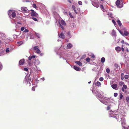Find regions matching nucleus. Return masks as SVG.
I'll return each instance as SVG.
<instances>
[{"label":"nucleus","instance_id":"7ed1b4c3","mask_svg":"<svg viewBox=\"0 0 129 129\" xmlns=\"http://www.w3.org/2000/svg\"><path fill=\"white\" fill-rule=\"evenodd\" d=\"M116 4L117 7L118 8H120L122 7L123 5L122 0H117Z\"/></svg>","mask_w":129,"mask_h":129},{"label":"nucleus","instance_id":"f704fd0d","mask_svg":"<svg viewBox=\"0 0 129 129\" xmlns=\"http://www.w3.org/2000/svg\"><path fill=\"white\" fill-rule=\"evenodd\" d=\"M96 84H97V85L98 86H100V85H101V84L100 82H98V81L97 82Z\"/></svg>","mask_w":129,"mask_h":129},{"label":"nucleus","instance_id":"37998d69","mask_svg":"<svg viewBox=\"0 0 129 129\" xmlns=\"http://www.w3.org/2000/svg\"><path fill=\"white\" fill-rule=\"evenodd\" d=\"M114 66L116 68H117L118 67V65L117 64H114Z\"/></svg>","mask_w":129,"mask_h":129},{"label":"nucleus","instance_id":"a211bd4d","mask_svg":"<svg viewBox=\"0 0 129 129\" xmlns=\"http://www.w3.org/2000/svg\"><path fill=\"white\" fill-rule=\"evenodd\" d=\"M58 35L59 37L62 39H64V36L63 33H61L60 34H59L58 33Z\"/></svg>","mask_w":129,"mask_h":129},{"label":"nucleus","instance_id":"a19ab883","mask_svg":"<svg viewBox=\"0 0 129 129\" xmlns=\"http://www.w3.org/2000/svg\"><path fill=\"white\" fill-rule=\"evenodd\" d=\"M128 76L127 75H125L124 76V78L126 79H127L128 78Z\"/></svg>","mask_w":129,"mask_h":129},{"label":"nucleus","instance_id":"ddd939ff","mask_svg":"<svg viewBox=\"0 0 129 129\" xmlns=\"http://www.w3.org/2000/svg\"><path fill=\"white\" fill-rule=\"evenodd\" d=\"M31 73H35L36 72V69L34 68V67H31L30 68Z\"/></svg>","mask_w":129,"mask_h":129},{"label":"nucleus","instance_id":"13d9d810","mask_svg":"<svg viewBox=\"0 0 129 129\" xmlns=\"http://www.w3.org/2000/svg\"><path fill=\"white\" fill-rule=\"evenodd\" d=\"M72 9H73V10H75V6L74 5H73V6H72Z\"/></svg>","mask_w":129,"mask_h":129},{"label":"nucleus","instance_id":"7c9ffc66","mask_svg":"<svg viewBox=\"0 0 129 129\" xmlns=\"http://www.w3.org/2000/svg\"><path fill=\"white\" fill-rule=\"evenodd\" d=\"M54 14V17L55 18V21L56 22V13L55 12H54L53 13Z\"/></svg>","mask_w":129,"mask_h":129},{"label":"nucleus","instance_id":"0e129e2a","mask_svg":"<svg viewBox=\"0 0 129 129\" xmlns=\"http://www.w3.org/2000/svg\"><path fill=\"white\" fill-rule=\"evenodd\" d=\"M110 109V107L109 106H108L107 107V110H109V109Z\"/></svg>","mask_w":129,"mask_h":129},{"label":"nucleus","instance_id":"6e6d98bb","mask_svg":"<svg viewBox=\"0 0 129 129\" xmlns=\"http://www.w3.org/2000/svg\"><path fill=\"white\" fill-rule=\"evenodd\" d=\"M91 58H95V56L93 54H92L91 55Z\"/></svg>","mask_w":129,"mask_h":129},{"label":"nucleus","instance_id":"6ab92c4d","mask_svg":"<svg viewBox=\"0 0 129 129\" xmlns=\"http://www.w3.org/2000/svg\"><path fill=\"white\" fill-rule=\"evenodd\" d=\"M35 34L36 37L38 38H40L41 37V35L39 33H37L35 32Z\"/></svg>","mask_w":129,"mask_h":129},{"label":"nucleus","instance_id":"774afa93","mask_svg":"<svg viewBox=\"0 0 129 129\" xmlns=\"http://www.w3.org/2000/svg\"><path fill=\"white\" fill-rule=\"evenodd\" d=\"M104 12H105L106 11V10L105 9H103V10H102Z\"/></svg>","mask_w":129,"mask_h":129},{"label":"nucleus","instance_id":"a18cd8bd","mask_svg":"<svg viewBox=\"0 0 129 129\" xmlns=\"http://www.w3.org/2000/svg\"><path fill=\"white\" fill-rule=\"evenodd\" d=\"M26 41H27L28 40V37H29V35H28V34L27 35H26Z\"/></svg>","mask_w":129,"mask_h":129},{"label":"nucleus","instance_id":"bf43d9fd","mask_svg":"<svg viewBox=\"0 0 129 129\" xmlns=\"http://www.w3.org/2000/svg\"><path fill=\"white\" fill-rule=\"evenodd\" d=\"M16 27L17 28H19V26L18 25L16 24Z\"/></svg>","mask_w":129,"mask_h":129},{"label":"nucleus","instance_id":"2eb2a0df","mask_svg":"<svg viewBox=\"0 0 129 129\" xmlns=\"http://www.w3.org/2000/svg\"><path fill=\"white\" fill-rule=\"evenodd\" d=\"M30 39H33L34 37V34L31 33H30L29 34Z\"/></svg>","mask_w":129,"mask_h":129},{"label":"nucleus","instance_id":"f257e3e1","mask_svg":"<svg viewBox=\"0 0 129 129\" xmlns=\"http://www.w3.org/2000/svg\"><path fill=\"white\" fill-rule=\"evenodd\" d=\"M58 19V21L60 25V27L62 29H64V26H66V24L65 21L62 20L58 15H57V19Z\"/></svg>","mask_w":129,"mask_h":129},{"label":"nucleus","instance_id":"603ef678","mask_svg":"<svg viewBox=\"0 0 129 129\" xmlns=\"http://www.w3.org/2000/svg\"><path fill=\"white\" fill-rule=\"evenodd\" d=\"M100 7L102 10H103V7L102 5H100Z\"/></svg>","mask_w":129,"mask_h":129},{"label":"nucleus","instance_id":"5701e85b","mask_svg":"<svg viewBox=\"0 0 129 129\" xmlns=\"http://www.w3.org/2000/svg\"><path fill=\"white\" fill-rule=\"evenodd\" d=\"M113 112L112 111H110L109 112V114H110V116L111 117H114V116L113 115H113Z\"/></svg>","mask_w":129,"mask_h":129},{"label":"nucleus","instance_id":"473e14b6","mask_svg":"<svg viewBox=\"0 0 129 129\" xmlns=\"http://www.w3.org/2000/svg\"><path fill=\"white\" fill-rule=\"evenodd\" d=\"M10 50L9 48H7L6 50V53H8L9 52Z\"/></svg>","mask_w":129,"mask_h":129},{"label":"nucleus","instance_id":"393cba45","mask_svg":"<svg viewBox=\"0 0 129 129\" xmlns=\"http://www.w3.org/2000/svg\"><path fill=\"white\" fill-rule=\"evenodd\" d=\"M112 36H116V32L114 29H113L112 30Z\"/></svg>","mask_w":129,"mask_h":129},{"label":"nucleus","instance_id":"052dcab7","mask_svg":"<svg viewBox=\"0 0 129 129\" xmlns=\"http://www.w3.org/2000/svg\"><path fill=\"white\" fill-rule=\"evenodd\" d=\"M32 90L34 91L35 90V88L34 87H33L32 88Z\"/></svg>","mask_w":129,"mask_h":129},{"label":"nucleus","instance_id":"09e8293b","mask_svg":"<svg viewBox=\"0 0 129 129\" xmlns=\"http://www.w3.org/2000/svg\"><path fill=\"white\" fill-rule=\"evenodd\" d=\"M24 70L26 71H27L28 70V69L27 68H24Z\"/></svg>","mask_w":129,"mask_h":129},{"label":"nucleus","instance_id":"864d4df0","mask_svg":"<svg viewBox=\"0 0 129 129\" xmlns=\"http://www.w3.org/2000/svg\"><path fill=\"white\" fill-rule=\"evenodd\" d=\"M25 28L24 27H22L21 28V30L23 31L24 30Z\"/></svg>","mask_w":129,"mask_h":129},{"label":"nucleus","instance_id":"aec40b11","mask_svg":"<svg viewBox=\"0 0 129 129\" xmlns=\"http://www.w3.org/2000/svg\"><path fill=\"white\" fill-rule=\"evenodd\" d=\"M75 63H76L79 66H82V63L80 61H75Z\"/></svg>","mask_w":129,"mask_h":129},{"label":"nucleus","instance_id":"0eeeda50","mask_svg":"<svg viewBox=\"0 0 129 129\" xmlns=\"http://www.w3.org/2000/svg\"><path fill=\"white\" fill-rule=\"evenodd\" d=\"M33 50L37 54H39L41 52V51L39 49L38 46L34 47L33 48Z\"/></svg>","mask_w":129,"mask_h":129},{"label":"nucleus","instance_id":"49530a36","mask_svg":"<svg viewBox=\"0 0 129 129\" xmlns=\"http://www.w3.org/2000/svg\"><path fill=\"white\" fill-rule=\"evenodd\" d=\"M114 95L115 97H116L118 95V94L116 93H115L114 94Z\"/></svg>","mask_w":129,"mask_h":129},{"label":"nucleus","instance_id":"412c9836","mask_svg":"<svg viewBox=\"0 0 129 129\" xmlns=\"http://www.w3.org/2000/svg\"><path fill=\"white\" fill-rule=\"evenodd\" d=\"M123 36L124 35L127 36L129 34V33L126 31H124V32L123 34H121Z\"/></svg>","mask_w":129,"mask_h":129},{"label":"nucleus","instance_id":"a878e982","mask_svg":"<svg viewBox=\"0 0 129 129\" xmlns=\"http://www.w3.org/2000/svg\"><path fill=\"white\" fill-rule=\"evenodd\" d=\"M105 61V59L104 57H102L101 59V62L102 63H104Z\"/></svg>","mask_w":129,"mask_h":129},{"label":"nucleus","instance_id":"69168bd1","mask_svg":"<svg viewBox=\"0 0 129 129\" xmlns=\"http://www.w3.org/2000/svg\"><path fill=\"white\" fill-rule=\"evenodd\" d=\"M121 50L122 51H124V49L123 47H122L121 48Z\"/></svg>","mask_w":129,"mask_h":129},{"label":"nucleus","instance_id":"b1692460","mask_svg":"<svg viewBox=\"0 0 129 129\" xmlns=\"http://www.w3.org/2000/svg\"><path fill=\"white\" fill-rule=\"evenodd\" d=\"M27 63L29 66H31L33 64V63L30 60H28L27 61Z\"/></svg>","mask_w":129,"mask_h":129},{"label":"nucleus","instance_id":"f8f14e48","mask_svg":"<svg viewBox=\"0 0 129 129\" xmlns=\"http://www.w3.org/2000/svg\"><path fill=\"white\" fill-rule=\"evenodd\" d=\"M25 60L23 59L20 60L19 62V64L20 65H23L24 63Z\"/></svg>","mask_w":129,"mask_h":129},{"label":"nucleus","instance_id":"f03ea898","mask_svg":"<svg viewBox=\"0 0 129 129\" xmlns=\"http://www.w3.org/2000/svg\"><path fill=\"white\" fill-rule=\"evenodd\" d=\"M8 15L11 18H15L16 16V14L14 11L9 10L8 11Z\"/></svg>","mask_w":129,"mask_h":129},{"label":"nucleus","instance_id":"5fc2aeb1","mask_svg":"<svg viewBox=\"0 0 129 129\" xmlns=\"http://www.w3.org/2000/svg\"><path fill=\"white\" fill-rule=\"evenodd\" d=\"M112 22L115 25L116 24V22L114 20H112Z\"/></svg>","mask_w":129,"mask_h":129},{"label":"nucleus","instance_id":"3c124183","mask_svg":"<svg viewBox=\"0 0 129 129\" xmlns=\"http://www.w3.org/2000/svg\"><path fill=\"white\" fill-rule=\"evenodd\" d=\"M126 100L128 102L129 100V96L127 97L126 98Z\"/></svg>","mask_w":129,"mask_h":129},{"label":"nucleus","instance_id":"c9c22d12","mask_svg":"<svg viewBox=\"0 0 129 129\" xmlns=\"http://www.w3.org/2000/svg\"><path fill=\"white\" fill-rule=\"evenodd\" d=\"M33 7L34 8H35L36 9H37V8L36 4H33Z\"/></svg>","mask_w":129,"mask_h":129},{"label":"nucleus","instance_id":"4468645a","mask_svg":"<svg viewBox=\"0 0 129 129\" xmlns=\"http://www.w3.org/2000/svg\"><path fill=\"white\" fill-rule=\"evenodd\" d=\"M36 56L35 55L30 56L28 57V60H30L31 59L35 58Z\"/></svg>","mask_w":129,"mask_h":129},{"label":"nucleus","instance_id":"4d7b16f0","mask_svg":"<svg viewBox=\"0 0 129 129\" xmlns=\"http://www.w3.org/2000/svg\"><path fill=\"white\" fill-rule=\"evenodd\" d=\"M40 55L41 56H43L44 55V53H40Z\"/></svg>","mask_w":129,"mask_h":129},{"label":"nucleus","instance_id":"338daca9","mask_svg":"<svg viewBox=\"0 0 129 129\" xmlns=\"http://www.w3.org/2000/svg\"><path fill=\"white\" fill-rule=\"evenodd\" d=\"M17 24H21V23H20V22H17Z\"/></svg>","mask_w":129,"mask_h":129},{"label":"nucleus","instance_id":"e433bc0d","mask_svg":"<svg viewBox=\"0 0 129 129\" xmlns=\"http://www.w3.org/2000/svg\"><path fill=\"white\" fill-rule=\"evenodd\" d=\"M32 19L35 21H37V19L35 17H33L32 18Z\"/></svg>","mask_w":129,"mask_h":129},{"label":"nucleus","instance_id":"bb28decb","mask_svg":"<svg viewBox=\"0 0 129 129\" xmlns=\"http://www.w3.org/2000/svg\"><path fill=\"white\" fill-rule=\"evenodd\" d=\"M93 5L95 7H96V8H98L99 6L98 4H96L95 3H94L93 4Z\"/></svg>","mask_w":129,"mask_h":129},{"label":"nucleus","instance_id":"39448f33","mask_svg":"<svg viewBox=\"0 0 129 129\" xmlns=\"http://www.w3.org/2000/svg\"><path fill=\"white\" fill-rule=\"evenodd\" d=\"M95 95L97 96V97L98 98V99L100 101H101L102 103L105 104L107 103L106 102V101H104L102 100V98H103V100H104V99L106 100V99H105V98H103L102 97V98L101 97L100 95L98 94V93H96Z\"/></svg>","mask_w":129,"mask_h":129},{"label":"nucleus","instance_id":"58836bf2","mask_svg":"<svg viewBox=\"0 0 129 129\" xmlns=\"http://www.w3.org/2000/svg\"><path fill=\"white\" fill-rule=\"evenodd\" d=\"M86 59V61L88 62H89L90 60V59L89 58H87Z\"/></svg>","mask_w":129,"mask_h":129},{"label":"nucleus","instance_id":"cd10ccee","mask_svg":"<svg viewBox=\"0 0 129 129\" xmlns=\"http://www.w3.org/2000/svg\"><path fill=\"white\" fill-rule=\"evenodd\" d=\"M17 43L19 46H20L23 44V42L22 41L18 42H17Z\"/></svg>","mask_w":129,"mask_h":129},{"label":"nucleus","instance_id":"de8ad7c7","mask_svg":"<svg viewBox=\"0 0 129 129\" xmlns=\"http://www.w3.org/2000/svg\"><path fill=\"white\" fill-rule=\"evenodd\" d=\"M78 4L80 5H82V2L81 1L78 2Z\"/></svg>","mask_w":129,"mask_h":129},{"label":"nucleus","instance_id":"e2e57ef3","mask_svg":"<svg viewBox=\"0 0 129 129\" xmlns=\"http://www.w3.org/2000/svg\"><path fill=\"white\" fill-rule=\"evenodd\" d=\"M41 80L43 81H44L45 80V79L43 77L41 78Z\"/></svg>","mask_w":129,"mask_h":129},{"label":"nucleus","instance_id":"c756f323","mask_svg":"<svg viewBox=\"0 0 129 129\" xmlns=\"http://www.w3.org/2000/svg\"><path fill=\"white\" fill-rule=\"evenodd\" d=\"M117 22L119 26H121V25H122L121 23V22L119 20H118L117 21Z\"/></svg>","mask_w":129,"mask_h":129},{"label":"nucleus","instance_id":"ea45409f","mask_svg":"<svg viewBox=\"0 0 129 129\" xmlns=\"http://www.w3.org/2000/svg\"><path fill=\"white\" fill-rule=\"evenodd\" d=\"M106 71L107 73H109L110 72V70L108 68H107L106 69Z\"/></svg>","mask_w":129,"mask_h":129},{"label":"nucleus","instance_id":"c03bdc74","mask_svg":"<svg viewBox=\"0 0 129 129\" xmlns=\"http://www.w3.org/2000/svg\"><path fill=\"white\" fill-rule=\"evenodd\" d=\"M104 80L103 78L102 77H100L99 78V80L101 81H102Z\"/></svg>","mask_w":129,"mask_h":129},{"label":"nucleus","instance_id":"c85d7f7f","mask_svg":"<svg viewBox=\"0 0 129 129\" xmlns=\"http://www.w3.org/2000/svg\"><path fill=\"white\" fill-rule=\"evenodd\" d=\"M36 71H37V73H38V71H41V70L38 67H37V66H36Z\"/></svg>","mask_w":129,"mask_h":129},{"label":"nucleus","instance_id":"79ce46f5","mask_svg":"<svg viewBox=\"0 0 129 129\" xmlns=\"http://www.w3.org/2000/svg\"><path fill=\"white\" fill-rule=\"evenodd\" d=\"M123 87L124 88L126 89L127 88V86L126 85H123Z\"/></svg>","mask_w":129,"mask_h":129},{"label":"nucleus","instance_id":"f3484780","mask_svg":"<svg viewBox=\"0 0 129 129\" xmlns=\"http://www.w3.org/2000/svg\"><path fill=\"white\" fill-rule=\"evenodd\" d=\"M73 68H74V69H75L77 71H79L80 70V68H79L78 67H77L76 66H74Z\"/></svg>","mask_w":129,"mask_h":129},{"label":"nucleus","instance_id":"8fccbe9b","mask_svg":"<svg viewBox=\"0 0 129 129\" xmlns=\"http://www.w3.org/2000/svg\"><path fill=\"white\" fill-rule=\"evenodd\" d=\"M28 30L27 29H25L23 32L25 33L28 32Z\"/></svg>","mask_w":129,"mask_h":129},{"label":"nucleus","instance_id":"9b49d317","mask_svg":"<svg viewBox=\"0 0 129 129\" xmlns=\"http://www.w3.org/2000/svg\"><path fill=\"white\" fill-rule=\"evenodd\" d=\"M30 11H31V15L32 16H36L37 14L33 10L31 9L30 10Z\"/></svg>","mask_w":129,"mask_h":129},{"label":"nucleus","instance_id":"2f4dec72","mask_svg":"<svg viewBox=\"0 0 129 129\" xmlns=\"http://www.w3.org/2000/svg\"><path fill=\"white\" fill-rule=\"evenodd\" d=\"M123 96L121 93H120L119 95V97L120 99H121L123 97Z\"/></svg>","mask_w":129,"mask_h":129},{"label":"nucleus","instance_id":"6e6552de","mask_svg":"<svg viewBox=\"0 0 129 129\" xmlns=\"http://www.w3.org/2000/svg\"><path fill=\"white\" fill-rule=\"evenodd\" d=\"M21 10L23 13H27L28 12V10L27 8L25 7H22L21 8Z\"/></svg>","mask_w":129,"mask_h":129},{"label":"nucleus","instance_id":"dca6fc26","mask_svg":"<svg viewBox=\"0 0 129 129\" xmlns=\"http://www.w3.org/2000/svg\"><path fill=\"white\" fill-rule=\"evenodd\" d=\"M115 50L117 52H119L121 50V48L119 47H116L115 48Z\"/></svg>","mask_w":129,"mask_h":129},{"label":"nucleus","instance_id":"4be33fe9","mask_svg":"<svg viewBox=\"0 0 129 129\" xmlns=\"http://www.w3.org/2000/svg\"><path fill=\"white\" fill-rule=\"evenodd\" d=\"M68 49H70L72 47V45L70 43L68 44L67 45Z\"/></svg>","mask_w":129,"mask_h":129},{"label":"nucleus","instance_id":"423d86ee","mask_svg":"<svg viewBox=\"0 0 129 129\" xmlns=\"http://www.w3.org/2000/svg\"><path fill=\"white\" fill-rule=\"evenodd\" d=\"M31 80L30 78L27 77H25V78L24 80V83L26 84H29L30 85V82Z\"/></svg>","mask_w":129,"mask_h":129},{"label":"nucleus","instance_id":"9d476101","mask_svg":"<svg viewBox=\"0 0 129 129\" xmlns=\"http://www.w3.org/2000/svg\"><path fill=\"white\" fill-rule=\"evenodd\" d=\"M111 87L113 89L115 90H117L118 89V87H117V84H111Z\"/></svg>","mask_w":129,"mask_h":129},{"label":"nucleus","instance_id":"4c0bfd02","mask_svg":"<svg viewBox=\"0 0 129 129\" xmlns=\"http://www.w3.org/2000/svg\"><path fill=\"white\" fill-rule=\"evenodd\" d=\"M2 63L0 62V70H1L2 69Z\"/></svg>","mask_w":129,"mask_h":129},{"label":"nucleus","instance_id":"20e7f679","mask_svg":"<svg viewBox=\"0 0 129 129\" xmlns=\"http://www.w3.org/2000/svg\"><path fill=\"white\" fill-rule=\"evenodd\" d=\"M121 123L123 127V128L124 129H129V126H127L125 127L124 126L125 125V120L124 118H123L122 119L121 118Z\"/></svg>","mask_w":129,"mask_h":129},{"label":"nucleus","instance_id":"1a4fd4ad","mask_svg":"<svg viewBox=\"0 0 129 129\" xmlns=\"http://www.w3.org/2000/svg\"><path fill=\"white\" fill-rule=\"evenodd\" d=\"M34 63L36 67L37 66L40 64L41 62L38 59H35V61L34 62Z\"/></svg>","mask_w":129,"mask_h":129},{"label":"nucleus","instance_id":"72a5a7b5","mask_svg":"<svg viewBox=\"0 0 129 129\" xmlns=\"http://www.w3.org/2000/svg\"><path fill=\"white\" fill-rule=\"evenodd\" d=\"M69 14L71 18H73V17L72 16V15L71 14V13L70 12H69Z\"/></svg>","mask_w":129,"mask_h":129},{"label":"nucleus","instance_id":"680f3d73","mask_svg":"<svg viewBox=\"0 0 129 129\" xmlns=\"http://www.w3.org/2000/svg\"><path fill=\"white\" fill-rule=\"evenodd\" d=\"M73 10L76 14H77L78 12L76 11L75 9V10Z\"/></svg>","mask_w":129,"mask_h":129}]
</instances>
